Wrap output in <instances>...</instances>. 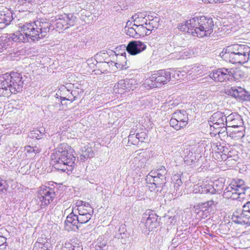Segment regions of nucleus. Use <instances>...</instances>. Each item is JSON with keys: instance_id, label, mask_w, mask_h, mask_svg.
Listing matches in <instances>:
<instances>
[{"instance_id": "44", "label": "nucleus", "mask_w": 250, "mask_h": 250, "mask_svg": "<svg viewBox=\"0 0 250 250\" xmlns=\"http://www.w3.org/2000/svg\"><path fill=\"white\" fill-rule=\"evenodd\" d=\"M134 155H138V156H136L134 158V161L135 162L139 161V162H141V163H143L146 160V159L144 158L145 156L144 152H139L138 151H137L135 152Z\"/></svg>"}, {"instance_id": "20", "label": "nucleus", "mask_w": 250, "mask_h": 250, "mask_svg": "<svg viewBox=\"0 0 250 250\" xmlns=\"http://www.w3.org/2000/svg\"><path fill=\"white\" fill-rule=\"evenodd\" d=\"M198 145H194L186 148L185 151V156L184 157L185 162L190 165L196 160V157L199 156L200 151L198 150Z\"/></svg>"}, {"instance_id": "18", "label": "nucleus", "mask_w": 250, "mask_h": 250, "mask_svg": "<svg viewBox=\"0 0 250 250\" xmlns=\"http://www.w3.org/2000/svg\"><path fill=\"white\" fill-rule=\"evenodd\" d=\"M231 70L225 68H221L212 71L209 75L210 78L216 82H224L230 80Z\"/></svg>"}, {"instance_id": "6", "label": "nucleus", "mask_w": 250, "mask_h": 250, "mask_svg": "<svg viewBox=\"0 0 250 250\" xmlns=\"http://www.w3.org/2000/svg\"><path fill=\"white\" fill-rule=\"evenodd\" d=\"M246 190V188L243 180H234L226 188L223 196L226 198L232 200L243 198Z\"/></svg>"}, {"instance_id": "35", "label": "nucleus", "mask_w": 250, "mask_h": 250, "mask_svg": "<svg viewBox=\"0 0 250 250\" xmlns=\"http://www.w3.org/2000/svg\"><path fill=\"white\" fill-rule=\"evenodd\" d=\"M109 57L107 53L104 52H100L95 56L97 63L107 62Z\"/></svg>"}, {"instance_id": "11", "label": "nucleus", "mask_w": 250, "mask_h": 250, "mask_svg": "<svg viewBox=\"0 0 250 250\" xmlns=\"http://www.w3.org/2000/svg\"><path fill=\"white\" fill-rule=\"evenodd\" d=\"M76 20V17L72 14L58 15L54 22V25L55 26L54 28L58 31L63 28H68L69 26H72L75 24Z\"/></svg>"}, {"instance_id": "46", "label": "nucleus", "mask_w": 250, "mask_h": 250, "mask_svg": "<svg viewBox=\"0 0 250 250\" xmlns=\"http://www.w3.org/2000/svg\"><path fill=\"white\" fill-rule=\"evenodd\" d=\"M240 87H232L229 89L228 91L229 94L231 96L236 98L239 92V88Z\"/></svg>"}, {"instance_id": "5", "label": "nucleus", "mask_w": 250, "mask_h": 250, "mask_svg": "<svg viewBox=\"0 0 250 250\" xmlns=\"http://www.w3.org/2000/svg\"><path fill=\"white\" fill-rule=\"evenodd\" d=\"M225 53L222 52V58L232 63H244L250 52V47L247 44H234L228 46Z\"/></svg>"}, {"instance_id": "63", "label": "nucleus", "mask_w": 250, "mask_h": 250, "mask_svg": "<svg viewBox=\"0 0 250 250\" xmlns=\"http://www.w3.org/2000/svg\"><path fill=\"white\" fill-rule=\"evenodd\" d=\"M231 157H232V152L231 151L229 150V151H228V152L227 154L226 159H228Z\"/></svg>"}, {"instance_id": "10", "label": "nucleus", "mask_w": 250, "mask_h": 250, "mask_svg": "<svg viewBox=\"0 0 250 250\" xmlns=\"http://www.w3.org/2000/svg\"><path fill=\"white\" fill-rule=\"evenodd\" d=\"M227 116L224 113L217 111L210 117L208 124L210 127L219 130L218 133L224 132L227 128Z\"/></svg>"}, {"instance_id": "28", "label": "nucleus", "mask_w": 250, "mask_h": 250, "mask_svg": "<svg viewBox=\"0 0 250 250\" xmlns=\"http://www.w3.org/2000/svg\"><path fill=\"white\" fill-rule=\"evenodd\" d=\"M225 131H226L227 135L234 139H239L244 136V127L241 129L239 127H227Z\"/></svg>"}, {"instance_id": "32", "label": "nucleus", "mask_w": 250, "mask_h": 250, "mask_svg": "<svg viewBox=\"0 0 250 250\" xmlns=\"http://www.w3.org/2000/svg\"><path fill=\"white\" fill-rule=\"evenodd\" d=\"M156 19H152L151 20H148V21L145 24V27L146 29V32L147 35L151 33L154 28H157L158 25V22L156 20Z\"/></svg>"}, {"instance_id": "54", "label": "nucleus", "mask_w": 250, "mask_h": 250, "mask_svg": "<svg viewBox=\"0 0 250 250\" xmlns=\"http://www.w3.org/2000/svg\"><path fill=\"white\" fill-rule=\"evenodd\" d=\"M172 184H176V183L182 184V182L181 180L180 176L178 174H175L172 177Z\"/></svg>"}, {"instance_id": "40", "label": "nucleus", "mask_w": 250, "mask_h": 250, "mask_svg": "<svg viewBox=\"0 0 250 250\" xmlns=\"http://www.w3.org/2000/svg\"><path fill=\"white\" fill-rule=\"evenodd\" d=\"M176 58L177 59H185L190 55V53L188 50L185 49L175 53Z\"/></svg>"}, {"instance_id": "7", "label": "nucleus", "mask_w": 250, "mask_h": 250, "mask_svg": "<svg viewBox=\"0 0 250 250\" xmlns=\"http://www.w3.org/2000/svg\"><path fill=\"white\" fill-rule=\"evenodd\" d=\"M57 189L42 185L40 187L36 198V202L41 208H44L50 204L56 196Z\"/></svg>"}, {"instance_id": "60", "label": "nucleus", "mask_w": 250, "mask_h": 250, "mask_svg": "<svg viewBox=\"0 0 250 250\" xmlns=\"http://www.w3.org/2000/svg\"><path fill=\"white\" fill-rule=\"evenodd\" d=\"M214 204V201L212 200L208 201L204 203L205 207H211Z\"/></svg>"}, {"instance_id": "51", "label": "nucleus", "mask_w": 250, "mask_h": 250, "mask_svg": "<svg viewBox=\"0 0 250 250\" xmlns=\"http://www.w3.org/2000/svg\"><path fill=\"white\" fill-rule=\"evenodd\" d=\"M39 249H41L42 250H48V248L47 246H45V244H43L39 242H37L35 244L33 250L34 249L38 250Z\"/></svg>"}, {"instance_id": "53", "label": "nucleus", "mask_w": 250, "mask_h": 250, "mask_svg": "<svg viewBox=\"0 0 250 250\" xmlns=\"http://www.w3.org/2000/svg\"><path fill=\"white\" fill-rule=\"evenodd\" d=\"M52 141L54 143L59 142L61 140V134L59 132H57L51 136Z\"/></svg>"}, {"instance_id": "47", "label": "nucleus", "mask_w": 250, "mask_h": 250, "mask_svg": "<svg viewBox=\"0 0 250 250\" xmlns=\"http://www.w3.org/2000/svg\"><path fill=\"white\" fill-rule=\"evenodd\" d=\"M128 143L131 145H136L139 143L137 135L130 134L128 137Z\"/></svg>"}, {"instance_id": "2", "label": "nucleus", "mask_w": 250, "mask_h": 250, "mask_svg": "<svg viewBox=\"0 0 250 250\" xmlns=\"http://www.w3.org/2000/svg\"><path fill=\"white\" fill-rule=\"evenodd\" d=\"M74 152V150L68 144H61L51 155L52 165L56 168L62 171H72L76 160Z\"/></svg>"}, {"instance_id": "34", "label": "nucleus", "mask_w": 250, "mask_h": 250, "mask_svg": "<svg viewBox=\"0 0 250 250\" xmlns=\"http://www.w3.org/2000/svg\"><path fill=\"white\" fill-rule=\"evenodd\" d=\"M118 231L119 232L115 234L116 238L123 239L129 237V234L125 232L126 231V226L125 224H122L120 226Z\"/></svg>"}, {"instance_id": "19", "label": "nucleus", "mask_w": 250, "mask_h": 250, "mask_svg": "<svg viewBox=\"0 0 250 250\" xmlns=\"http://www.w3.org/2000/svg\"><path fill=\"white\" fill-rule=\"evenodd\" d=\"M146 48V44L140 41H132L130 42L126 47L127 52L132 55L138 54Z\"/></svg>"}, {"instance_id": "15", "label": "nucleus", "mask_w": 250, "mask_h": 250, "mask_svg": "<svg viewBox=\"0 0 250 250\" xmlns=\"http://www.w3.org/2000/svg\"><path fill=\"white\" fill-rule=\"evenodd\" d=\"M167 170L161 166L156 170H151L146 176L147 181L155 182L159 186H163L167 182Z\"/></svg>"}, {"instance_id": "27", "label": "nucleus", "mask_w": 250, "mask_h": 250, "mask_svg": "<svg viewBox=\"0 0 250 250\" xmlns=\"http://www.w3.org/2000/svg\"><path fill=\"white\" fill-rule=\"evenodd\" d=\"M94 152L92 147L88 145L82 146L80 151V160L81 162H84L88 159L93 157Z\"/></svg>"}, {"instance_id": "48", "label": "nucleus", "mask_w": 250, "mask_h": 250, "mask_svg": "<svg viewBox=\"0 0 250 250\" xmlns=\"http://www.w3.org/2000/svg\"><path fill=\"white\" fill-rule=\"evenodd\" d=\"M173 187L174 188V191H175V194L176 196L177 194L178 196L179 195H181V191H182V184H179L176 183V184H172ZM174 191H173V193Z\"/></svg>"}, {"instance_id": "14", "label": "nucleus", "mask_w": 250, "mask_h": 250, "mask_svg": "<svg viewBox=\"0 0 250 250\" xmlns=\"http://www.w3.org/2000/svg\"><path fill=\"white\" fill-rule=\"evenodd\" d=\"M231 219L236 224L247 225L250 224V201L247 202L243 206V209L240 213H233Z\"/></svg>"}, {"instance_id": "21", "label": "nucleus", "mask_w": 250, "mask_h": 250, "mask_svg": "<svg viewBox=\"0 0 250 250\" xmlns=\"http://www.w3.org/2000/svg\"><path fill=\"white\" fill-rule=\"evenodd\" d=\"M243 120L237 113H232L227 116V127H239L243 129Z\"/></svg>"}, {"instance_id": "36", "label": "nucleus", "mask_w": 250, "mask_h": 250, "mask_svg": "<svg viewBox=\"0 0 250 250\" xmlns=\"http://www.w3.org/2000/svg\"><path fill=\"white\" fill-rule=\"evenodd\" d=\"M96 67L99 68V70L101 73H106L110 70L109 69V64L107 63V62L97 63Z\"/></svg>"}, {"instance_id": "17", "label": "nucleus", "mask_w": 250, "mask_h": 250, "mask_svg": "<svg viewBox=\"0 0 250 250\" xmlns=\"http://www.w3.org/2000/svg\"><path fill=\"white\" fill-rule=\"evenodd\" d=\"M200 24L201 29L198 30L199 38L208 36L213 32L214 23L212 19L206 16L201 17Z\"/></svg>"}, {"instance_id": "9", "label": "nucleus", "mask_w": 250, "mask_h": 250, "mask_svg": "<svg viewBox=\"0 0 250 250\" xmlns=\"http://www.w3.org/2000/svg\"><path fill=\"white\" fill-rule=\"evenodd\" d=\"M188 120V117L186 111L179 110L172 115L169 124L173 128L179 130L187 126Z\"/></svg>"}, {"instance_id": "52", "label": "nucleus", "mask_w": 250, "mask_h": 250, "mask_svg": "<svg viewBox=\"0 0 250 250\" xmlns=\"http://www.w3.org/2000/svg\"><path fill=\"white\" fill-rule=\"evenodd\" d=\"M139 142H144L147 137L146 134L144 132H141L136 134Z\"/></svg>"}, {"instance_id": "4", "label": "nucleus", "mask_w": 250, "mask_h": 250, "mask_svg": "<svg viewBox=\"0 0 250 250\" xmlns=\"http://www.w3.org/2000/svg\"><path fill=\"white\" fill-rule=\"evenodd\" d=\"M171 75L174 78L178 80L182 79L181 75L184 76V74H182L179 70H160L151 74L145 80L144 83V86L146 88L160 87L167 83L170 81Z\"/></svg>"}, {"instance_id": "13", "label": "nucleus", "mask_w": 250, "mask_h": 250, "mask_svg": "<svg viewBox=\"0 0 250 250\" xmlns=\"http://www.w3.org/2000/svg\"><path fill=\"white\" fill-rule=\"evenodd\" d=\"M138 85V83L135 79L121 80L115 84L113 91L116 94H122L125 92L134 90Z\"/></svg>"}, {"instance_id": "61", "label": "nucleus", "mask_w": 250, "mask_h": 250, "mask_svg": "<svg viewBox=\"0 0 250 250\" xmlns=\"http://www.w3.org/2000/svg\"><path fill=\"white\" fill-rule=\"evenodd\" d=\"M78 248L81 249L82 250H83V249L82 246H72V247H71V249H70L69 250H79V249H78Z\"/></svg>"}, {"instance_id": "41", "label": "nucleus", "mask_w": 250, "mask_h": 250, "mask_svg": "<svg viewBox=\"0 0 250 250\" xmlns=\"http://www.w3.org/2000/svg\"><path fill=\"white\" fill-rule=\"evenodd\" d=\"M134 26L136 27L138 38L141 36H144L145 35H147L146 32V29L145 27V25H138Z\"/></svg>"}, {"instance_id": "8", "label": "nucleus", "mask_w": 250, "mask_h": 250, "mask_svg": "<svg viewBox=\"0 0 250 250\" xmlns=\"http://www.w3.org/2000/svg\"><path fill=\"white\" fill-rule=\"evenodd\" d=\"M224 187L223 179L215 181L212 184H203L200 186L196 185L194 187L193 192L195 193H220Z\"/></svg>"}, {"instance_id": "49", "label": "nucleus", "mask_w": 250, "mask_h": 250, "mask_svg": "<svg viewBox=\"0 0 250 250\" xmlns=\"http://www.w3.org/2000/svg\"><path fill=\"white\" fill-rule=\"evenodd\" d=\"M7 183L5 180H4L0 178V194L4 193L7 189Z\"/></svg>"}, {"instance_id": "1", "label": "nucleus", "mask_w": 250, "mask_h": 250, "mask_svg": "<svg viewBox=\"0 0 250 250\" xmlns=\"http://www.w3.org/2000/svg\"><path fill=\"white\" fill-rule=\"evenodd\" d=\"M50 23L45 19L26 22L20 26V30L9 37H0V52L12 45V42H36L44 38L49 31Z\"/></svg>"}, {"instance_id": "42", "label": "nucleus", "mask_w": 250, "mask_h": 250, "mask_svg": "<svg viewBox=\"0 0 250 250\" xmlns=\"http://www.w3.org/2000/svg\"><path fill=\"white\" fill-rule=\"evenodd\" d=\"M25 150L26 151V152L29 154H33V156H34L36 154L39 153L40 152V149L36 146H26L25 147Z\"/></svg>"}, {"instance_id": "50", "label": "nucleus", "mask_w": 250, "mask_h": 250, "mask_svg": "<svg viewBox=\"0 0 250 250\" xmlns=\"http://www.w3.org/2000/svg\"><path fill=\"white\" fill-rule=\"evenodd\" d=\"M208 94L207 92L202 91L197 94V99L200 101H204L208 98Z\"/></svg>"}, {"instance_id": "33", "label": "nucleus", "mask_w": 250, "mask_h": 250, "mask_svg": "<svg viewBox=\"0 0 250 250\" xmlns=\"http://www.w3.org/2000/svg\"><path fill=\"white\" fill-rule=\"evenodd\" d=\"M229 70H231L230 80L233 78L235 81H238L244 77V72L240 69Z\"/></svg>"}, {"instance_id": "30", "label": "nucleus", "mask_w": 250, "mask_h": 250, "mask_svg": "<svg viewBox=\"0 0 250 250\" xmlns=\"http://www.w3.org/2000/svg\"><path fill=\"white\" fill-rule=\"evenodd\" d=\"M132 19L134 22L133 25H145L148 21L147 17L145 14L142 13H138L133 15Z\"/></svg>"}, {"instance_id": "43", "label": "nucleus", "mask_w": 250, "mask_h": 250, "mask_svg": "<svg viewBox=\"0 0 250 250\" xmlns=\"http://www.w3.org/2000/svg\"><path fill=\"white\" fill-rule=\"evenodd\" d=\"M149 182L148 188L151 191L155 190L157 189V191H161L163 186H159L157 183L152 181H148Z\"/></svg>"}, {"instance_id": "37", "label": "nucleus", "mask_w": 250, "mask_h": 250, "mask_svg": "<svg viewBox=\"0 0 250 250\" xmlns=\"http://www.w3.org/2000/svg\"><path fill=\"white\" fill-rule=\"evenodd\" d=\"M44 131V129L41 130L35 129L31 131L28 135V137L32 139H40L43 135L42 132Z\"/></svg>"}, {"instance_id": "26", "label": "nucleus", "mask_w": 250, "mask_h": 250, "mask_svg": "<svg viewBox=\"0 0 250 250\" xmlns=\"http://www.w3.org/2000/svg\"><path fill=\"white\" fill-rule=\"evenodd\" d=\"M113 53L114 54L111 56V58H115V67L118 69H123L127 68V61L125 55V53L121 54H116L114 52Z\"/></svg>"}, {"instance_id": "3", "label": "nucleus", "mask_w": 250, "mask_h": 250, "mask_svg": "<svg viewBox=\"0 0 250 250\" xmlns=\"http://www.w3.org/2000/svg\"><path fill=\"white\" fill-rule=\"evenodd\" d=\"M26 78L18 72L3 74L0 77V96L7 97L21 91Z\"/></svg>"}, {"instance_id": "22", "label": "nucleus", "mask_w": 250, "mask_h": 250, "mask_svg": "<svg viewBox=\"0 0 250 250\" xmlns=\"http://www.w3.org/2000/svg\"><path fill=\"white\" fill-rule=\"evenodd\" d=\"M79 224L78 215L74 213V211L70 213L66 217L64 222V229L67 231H76L79 229Z\"/></svg>"}, {"instance_id": "12", "label": "nucleus", "mask_w": 250, "mask_h": 250, "mask_svg": "<svg viewBox=\"0 0 250 250\" xmlns=\"http://www.w3.org/2000/svg\"><path fill=\"white\" fill-rule=\"evenodd\" d=\"M200 17H194L192 19L187 20L185 23L181 24L179 26V29L183 32H187L192 34L193 36L199 37L198 30L201 29L200 21Z\"/></svg>"}, {"instance_id": "31", "label": "nucleus", "mask_w": 250, "mask_h": 250, "mask_svg": "<svg viewBox=\"0 0 250 250\" xmlns=\"http://www.w3.org/2000/svg\"><path fill=\"white\" fill-rule=\"evenodd\" d=\"M132 24V22L128 21L126 22V25L125 27L126 34L130 37L138 38L136 27L133 25V26L129 27Z\"/></svg>"}, {"instance_id": "16", "label": "nucleus", "mask_w": 250, "mask_h": 250, "mask_svg": "<svg viewBox=\"0 0 250 250\" xmlns=\"http://www.w3.org/2000/svg\"><path fill=\"white\" fill-rule=\"evenodd\" d=\"M158 216L151 210H146L142 218V223L145 225L146 229L149 231L156 228L159 224Z\"/></svg>"}, {"instance_id": "23", "label": "nucleus", "mask_w": 250, "mask_h": 250, "mask_svg": "<svg viewBox=\"0 0 250 250\" xmlns=\"http://www.w3.org/2000/svg\"><path fill=\"white\" fill-rule=\"evenodd\" d=\"M77 210L79 214L94 213L90 205L81 200H78L73 206V211Z\"/></svg>"}, {"instance_id": "39", "label": "nucleus", "mask_w": 250, "mask_h": 250, "mask_svg": "<svg viewBox=\"0 0 250 250\" xmlns=\"http://www.w3.org/2000/svg\"><path fill=\"white\" fill-rule=\"evenodd\" d=\"M239 92L238 94V96L236 99H238L242 101H246L249 99L250 95L248 92L245 90L243 88H239Z\"/></svg>"}, {"instance_id": "24", "label": "nucleus", "mask_w": 250, "mask_h": 250, "mask_svg": "<svg viewBox=\"0 0 250 250\" xmlns=\"http://www.w3.org/2000/svg\"><path fill=\"white\" fill-rule=\"evenodd\" d=\"M71 85L66 84L65 85L61 86L56 95L59 96L61 99L63 100L72 101L74 99L72 91L69 89Z\"/></svg>"}, {"instance_id": "56", "label": "nucleus", "mask_w": 250, "mask_h": 250, "mask_svg": "<svg viewBox=\"0 0 250 250\" xmlns=\"http://www.w3.org/2000/svg\"><path fill=\"white\" fill-rule=\"evenodd\" d=\"M106 246V242L103 240L101 241L100 239H98L97 243L96 245V247H98L100 249H102Z\"/></svg>"}, {"instance_id": "58", "label": "nucleus", "mask_w": 250, "mask_h": 250, "mask_svg": "<svg viewBox=\"0 0 250 250\" xmlns=\"http://www.w3.org/2000/svg\"><path fill=\"white\" fill-rule=\"evenodd\" d=\"M18 1L20 5H24L26 3H31L33 2L34 0H18Z\"/></svg>"}, {"instance_id": "38", "label": "nucleus", "mask_w": 250, "mask_h": 250, "mask_svg": "<svg viewBox=\"0 0 250 250\" xmlns=\"http://www.w3.org/2000/svg\"><path fill=\"white\" fill-rule=\"evenodd\" d=\"M93 214H79L78 215L79 224H85L88 222L91 218Z\"/></svg>"}, {"instance_id": "55", "label": "nucleus", "mask_w": 250, "mask_h": 250, "mask_svg": "<svg viewBox=\"0 0 250 250\" xmlns=\"http://www.w3.org/2000/svg\"><path fill=\"white\" fill-rule=\"evenodd\" d=\"M6 239L4 237L0 236V249L3 250L5 249L6 245H5L6 243Z\"/></svg>"}, {"instance_id": "29", "label": "nucleus", "mask_w": 250, "mask_h": 250, "mask_svg": "<svg viewBox=\"0 0 250 250\" xmlns=\"http://www.w3.org/2000/svg\"><path fill=\"white\" fill-rule=\"evenodd\" d=\"M13 19L10 11H0V28H3L9 25Z\"/></svg>"}, {"instance_id": "45", "label": "nucleus", "mask_w": 250, "mask_h": 250, "mask_svg": "<svg viewBox=\"0 0 250 250\" xmlns=\"http://www.w3.org/2000/svg\"><path fill=\"white\" fill-rule=\"evenodd\" d=\"M182 234V233L181 232V230L179 231L178 230L176 237H175L172 240L171 249H174L177 247L178 244H176V243L179 244L181 243V240H179V239L178 238V236H180Z\"/></svg>"}, {"instance_id": "25", "label": "nucleus", "mask_w": 250, "mask_h": 250, "mask_svg": "<svg viewBox=\"0 0 250 250\" xmlns=\"http://www.w3.org/2000/svg\"><path fill=\"white\" fill-rule=\"evenodd\" d=\"M188 68H185L186 70L182 72V74H184L183 76L181 75V77H184L185 74L187 73L190 76L191 78L194 79L198 76H200L204 73V66L203 65H194L191 67H188Z\"/></svg>"}, {"instance_id": "57", "label": "nucleus", "mask_w": 250, "mask_h": 250, "mask_svg": "<svg viewBox=\"0 0 250 250\" xmlns=\"http://www.w3.org/2000/svg\"><path fill=\"white\" fill-rule=\"evenodd\" d=\"M112 59H109L107 61V63H109V69H110L111 67H115V63L116 62V59L115 58H111V57H110Z\"/></svg>"}, {"instance_id": "59", "label": "nucleus", "mask_w": 250, "mask_h": 250, "mask_svg": "<svg viewBox=\"0 0 250 250\" xmlns=\"http://www.w3.org/2000/svg\"><path fill=\"white\" fill-rule=\"evenodd\" d=\"M228 151H229L228 150V149L227 147H223V151H222L223 155H221V156L222 157V159H226L227 154Z\"/></svg>"}, {"instance_id": "62", "label": "nucleus", "mask_w": 250, "mask_h": 250, "mask_svg": "<svg viewBox=\"0 0 250 250\" xmlns=\"http://www.w3.org/2000/svg\"><path fill=\"white\" fill-rule=\"evenodd\" d=\"M246 58V62H248L250 65V51L249 53V55Z\"/></svg>"}]
</instances>
